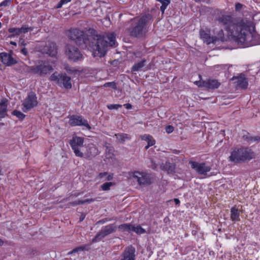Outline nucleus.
Returning <instances> with one entry per match:
<instances>
[{"mask_svg": "<svg viewBox=\"0 0 260 260\" xmlns=\"http://www.w3.org/2000/svg\"><path fill=\"white\" fill-rule=\"evenodd\" d=\"M7 102L8 100L5 99L0 102V120L7 115Z\"/></svg>", "mask_w": 260, "mask_h": 260, "instance_id": "obj_20", "label": "nucleus"}, {"mask_svg": "<svg viewBox=\"0 0 260 260\" xmlns=\"http://www.w3.org/2000/svg\"><path fill=\"white\" fill-rule=\"evenodd\" d=\"M113 174H109L106 177V178L105 179V180H107V181H111L113 179Z\"/></svg>", "mask_w": 260, "mask_h": 260, "instance_id": "obj_50", "label": "nucleus"}, {"mask_svg": "<svg viewBox=\"0 0 260 260\" xmlns=\"http://www.w3.org/2000/svg\"><path fill=\"white\" fill-rule=\"evenodd\" d=\"M43 54H46L51 57H55L57 53V48L54 42H48L41 49Z\"/></svg>", "mask_w": 260, "mask_h": 260, "instance_id": "obj_15", "label": "nucleus"}, {"mask_svg": "<svg viewBox=\"0 0 260 260\" xmlns=\"http://www.w3.org/2000/svg\"><path fill=\"white\" fill-rule=\"evenodd\" d=\"M65 70L67 71L69 74H72L76 73L77 71L73 68L67 65L64 68Z\"/></svg>", "mask_w": 260, "mask_h": 260, "instance_id": "obj_38", "label": "nucleus"}, {"mask_svg": "<svg viewBox=\"0 0 260 260\" xmlns=\"http://www.w3.org/2000/svg\"><path fill=\"white\" fill-rule=\"evenodd\" d=\"M118 229L122 232L130 233L132 232L133 224L130 223H124L119 225Z\"/></svg>", "mask_w": 260, "mask_h": 260, "instance_id": "obj_24", "label": "nucleus"}, {"mask_svg": "<svg viewBox=\"0 0 260 260\" xmlns=\"http://www.w3.org/2000/svg\"><path fill=\"white\" fill-rule=\"evenodd\" d=\"M201 38L206 42L207 44L211 43L215 44V39L213 37H211L210 35L205 32L204 30H201L200 31Z\"/></svg>", "mask_w": 260, "mask_h": 260, "instance_id": "obj_19", "label": "nucleus"}, {"mask_svg": "<svg viewBox=\"0 0 260 260\" xmlns=\"http://www.w3.org/2000/svg\"><path fill=\"white\" fill-rule=\"evenodd\" d=\"M252 156L253 152L248 148H236L232 151L229 160L235 163H241L250 160Z\"/></svg>", "mask_w": 260, "mask_h": 260, "instance_id": "obj_4", "label": "nucleus"}, {"mask_svg": "<svg viewBox=\"0 0 260 260\" xmlns=\"http://www.w3.org/2000/svg\"><path fill=\"white\" fill-rule=\"evenodd\" d=\"M157 2L161 3V6L160 8V10L163 14L166 9L167 6L170 4L171 1L170 0H156Z\"/></svg>", "mask_w": 260, "mask_h": 260, "instance_id": "obj_28", "label": "nucleus"}, {"mask_svg": "<svg viewBox=\"0 0 260 260\" xmlns=\"http://www.w3.org/2000/svg\"><path fill=\"white\" fill-rule=\"evenodd\" d=\"M243 5L240 3H237L235 5L236 10L238 11L242 9Z\"/></svg>", "mask_w": 260, "mask_h": 260, "instance_id": "obj_46", "label": "nucleus"}, {"mask_svg": "<svg viewBox=\"0 0 260 260\" xmlns=\"http://www.w3.org/2000/svg\"><path fill=\"white\" fill-rule=\"evenodd\" d=\"M84 139L82 137H75L70 140V144L76 156L83 157V153L81 149L83 147Z\"/></svg>", "mask_w": 260, "mask_h": 260, "instance_id": "obj_10", "label": "nucleus"}, {"mask_svg": "<svg viewBox=\"0 0 260 260\" xmlns=\"http://www.w3.org/2000/svg\"><path fill=\"white\" fill-rule=\"evenodd\" d=\"M20 30L21 34H25L28 32L29 31H32L33 30V28L31 27H28L26 25H23L21 28H20Z\"/></svg>", "mask_w": 260, "mask_h": 260, "instance_id": "obj_34", "label": "nucleus"}, {"mask_svg": "<svg viewBox=\"0 0 260 260\" xmlns=\"http://www.w3.org/2000/svg\"><path fill=\"white\" fill-rule=\"evenodd\" d=\"M160 167L161 170L166 172L168 174H172L175 172L176 165L169 161H166L165 163H161Z\"/></svg>", "mask_w": 260, "mask_h": 260, "instance_id": "obj_18", "label": "nucleus"}, {"mask_svg": "<svg viewBox=\"0 0 260 260\" xmlns=\"http://www.w3.org/2000/svg\"><path fill=\"white\" fill-rule=\"evenodd\" d=\"M0 125H4V123H2L0 124Z\"/></svg>", "mask_w": 260, "mask_h": 260, "instance_id": "obj_61", "label": "nucleus"}, {"mask_svg": "<svg viewBox=\"0 0 260 260\" xmlns=\"http://www.w3.org/2000/svg\"><path fill=\"white\" fill-rule=\"evenodd\" d=\"M218 21L238 44L244 47L257 44L255 36L251 31L249 25L243 20L238 21L231 16L222 15L218 17Z\"/></svg>", "mask_w": 260, "mask_h": 260, "instance_id": "obj_2", "label": "nucleus"}, {"mask_svg": "<svg viewBox=\"0 0 260 260\" xmlns=\"http://www.w3.org/2000/svg\"><path fill=\"white\" fill-rule=\"evenodd\" d=\"M115 136L117 140L121 143H124L126 140H129L130 139L128 135L126 134H115Z\"/></svg>", "mask_w": 260, "mask_h": 260, "instance_id": "obj_26", "label": "nucleus"}, {"mask_svg": "<svg viewBox=\"0 0 260 260\" xmlns=\"http://www.w3.org/2000/svg\"><path fill=\"white\" fill-rule=\"evenodd\" d=\"M0 60L7 66H11L17 63L10 53L5 52L0 53Z\"/></svg>", "mask_w": 260, "mask_h": 260, "instance_id": "obj_16", "label": "nucleus"}, {"mask_svg": "<svg viewBox=\"0 0 260 260\" xmlns=\"http://www.w3.org/2000/svg\"><path fill=\"white\" fill-rule=\"evenodd\" d=\"M237 82L238 84L242 88H247L248 86L247 80L244 77H240L239 78Z\"/></svg>", "mask_w": 260, "mask_h": 260, "instance_id": "obj_30", "label": "nucleus"}, {"mask_svg": "<svg viewBox=\"0 0 260 260\" xmlns=\"http://www.w3.org/2000/svg\"><path fill=\"white\" fill-rule=\"evenodd\" d=\"M94 201V199H86L85 200H82L83 202V204L85 203H90Z\"/></svg>", "mask_w": 260, "mask_h": 260, "instance_id": "obj_45", "label": "nucleus"}, {"mask_svg": "<svg viewBox=\"0 0 260 260\" xmlns=\"http://www.w3.org/2000/svg\"><path fill=\"white\" fill-rule=\"evenodd\" d=\"M19 44L20 45L24 46L26 45V43L25 42L24 40L22 38L20 39L19 41Z\"/></svg>", "mask_w": 260, "mask_h": 260, "instance_id": "obj_49", "label": "nucleus"}, {"mask_svg": "<svg viewBox=\"0 0 260 260\" xmlns=\"http://www.w3.org/2000/svg\"><path fill=\"white\" fill-rule=\"evenodd\" d=\"M10 44L13 45H14L15 46H17V43L16 42H15L11 41V42H10Z\"/></svg>", "mask_w": 260, "mask_h": 260, "instance_id": "obj_57", "label": "nucleus"}, {"mask_svg": "<svg viewBox=\"0 0 260 260\" xmlns=\"http://www.w3.org/2000/svg\"><path fill=\"white\" fill-rule=\"evenodd\" d=\"M106 221H107V220H106V219H102V220H99V221L97 222V223H105Z\"/></svg>", "mask_w": 260, "mask_h": 260, "instance_id": "obj_54", "label": "nucleus"}, {"mask_svg": "<svg viewBox=\"0 0 260 260\" xmlns=\"http://www.w3.org/2000/svg\"><path fill=\"white\" fill-rule=\"evenodd\" d=\"M126 109H132V106L131 104H129V103H127V104H125L123 105Z\"/></svg>", "mask_w": 260, "mask_h": 260, "instance_id": "obj_51", "label": "nucleus"}, {"mask_svg": "<svg viewBox=\"0 0 260 260\" xmlns=\"http://www.w3.org/2000/svg\"><path fill=\"white\" fill-rule=\"evenodd\" d=\"M60 1L64 5V4H66L71 2V0H60Z\"/></svg>", "mask_w": 260, "mask_h": 260, "instance_id": "obj_53", "label": "nucleus"}, {"mask_svg": "<svg viewBox=\"0 0 260 260\" xmlns=\"http://www.w3.org/2000/svg\"><path fill=\"white\" fill-rule=\"evenodd\" d=\"M84 250V247H83V246L77 247L73 249L72 251L69 252L68 254L70 255L72 254L77 253L79 251H83Z\"/></svg>", "mask_w": 260, "mask_h": 260, "instance_id": "obj_35", "label": "nucleus"}, {"mask_svg": "<svg viewBox=\"0 0 260 260\" xmlns=\"http://www.w3.org/2000/svg\"><path fill=\"white\" fill-rule=\"evenodd\" d=\"M114 185V183L111 182H105L101 186V188L104 191H108L109 190L110 187Z\"/></svg>", "mask_w": 260, "mask_h": 260, "instance_id": "obj_32", "label": "nucleus"}, {"mask_svg": "<svg viewBox=\"0 0 260 260\" xmlns=\"http://www.w3.org/2000/svg\"><path fill=\"white\" fill-rule=\"evenodd\" d=\"M12 113L14 115L16 116L20 120H23L25 117V115H24L21 112L17 110H14Z\"/></svg>", "mask_w": 260, "mask_h": 260, "instance_id": "obj_33", "label": "nucleus"}, {"mask_svg": "<svg viewBox=\"0 0 260 260\" xmlns=\"http://www.w3.org/2000/svg\"><path fill=\"white\" fill-rule=\"evenodd\" d=\"M116 230L117 226L115 223L109 224L103 227L94 238L92 239V242L96 243L100 241L110 234L115 232Z\"/></svg>", "mask_w": 260, "mask_h": 260, "instance_id": "obj_8", "label": "nucleus"}, {"mask_svg": "<svg viewBox=\"0 0 260 260\" xmlns=\"http://www.w3.org/2000/svg\"><path fill=\"white\" fill-rule=\"evenodd\" d=\"M108 175L107 172H102L99 174L98 178L100 179H102Z\"/></svg>", "mask_w": 260, "mask_h": 260, "instance_id": "obj_43", "label": "nucleus"}, {"mask_svg": "<svg viewBox=\"0 0 260 260\" xmlns=\"http://www.w3.org/2000/svg\"><path fill=\"white\" fill-rule=\"evenodd\" d=\"M11 2L12 0H5L4 1L0 3V8L2 7H6L9 6L11 4Z\"/></svg>", "mask_w": 260, "mask_h": 260, "instance_id": "obj_39", "label": "nucleus"}, {"mask_svg": "<svg viewBox=\"0 0 260 260\" xmlns=\"http://www.w3.org/2000/svg\"><path fill=\"white\" fill-rule=\"evenodd\" d=\"M107 107L109 109L113 110V109H116L117 110L119 108L122 107V105L119 104H110L107 105Z\"/></svg>", "mask_w": 260, "mask_h": 260, "instance_id": "obj_37", "label": "nucleus"}, {"mask_svg": "<svg viewBox=\"0 0 260 260\" xmlns=\"http://www.w3.org/2000/svg\"><path fill=\"white\" fill-rule=\"evenodd\" d=\"M131 176L140 186L149 185L152 183L153 180L152 175L145 172L135 171L132 173Z\"/></svg>", "mask_w": 260, "mask_h": 260, "instance_id": "obj_5", "label": "nucleus"}, {"mask_svg": "<svg viewBox=\"0 0 260 260\" xmlns=\"http://www.w3.org/2000/svg\"><path fill=\"white\" fill-rule=\"evenodd\" d=\"M220 85V83L216 79H207L201 83L200 86L208 89L214 90L218 88Z\"/></svg>", "mask_w": 260, "mask_h": 260, "instance_id": "obj_17", "label": "nucleus"}, {"mask_svg": "<svg viewBox=\"0 0 260 260\" xmlns=\"http://www.w3.org/2000/svg\"><path fill=\"white\" fill-rule=\"evenodd\" d=\"M4 244V241L1 239H0V246H2Z\"/></svg>", "mask_w": 260, "mask_h": 260, "instance_id": "obj_58", "label": "nucleus"}, {"mask_svg": "<svg viewBox=\"0 0 260 260\" xmlns=\"http://www.w3.org/2000/svg\"><path fill=\"white\" fill-rule=\"evenodd\" d=\"M85 218V216L84 215H82L80 217V221L81 222Z\"/></svg>", "mask_w": 260, "mask_h": 260, "instance_id": "obj_56", "label": "nucleus"}, {"mask_svg": "<svg viewBox=\"0 0 260 260\" xmlns=\"http://www.w3.org/2000/svg\"><path fill=\"white\" fill-rule=\"evenodd\" d=\"M22 111L26 112L38 105L37 97L34 92L31 91L27 94L23 103Z\"/></svg>", "mask_w": 260, "mask_h": 260, "instance_id": "obj_11", "label": "nucleus"}, {"mask_svg": "<svg viewBox=\"0 0 260 260\" xmlns=\"http://www.w3.org/2000/svg\"><path fill=\"white\" fill-rule=\"evenodd\" d=\"M189 164L191 169L194 170L200 175H207V173L211 170V167L205 162L190 161Z\"/></svg>", "mask_w": 260, "mask_h": 260, "instance_id": "obj_13", "label": "nucleus"}, {"mask_svg": "<svg viewBox=\"0 0 260 260\" xmlns=\"http://www.w3.org/2000/svg\"><path fill=\"white\" fill-rule=\"evenodd\" d=\"M151 168L153 170H156L157 167V165L152 160L151 161Z\"/></svg>", "mask_w": 260, "mask_h": 260, "instance_id": "obj_44", "label": "nucleus"}, {"mask_svg": "<svg viewBox=\"0 0 260 260\" xmlns=\"http://www.w3.org/2000/svg\"><path fill=\"white\" fill-rule=\"evenodd\" d=\"M22 72L25 73L35 74V67L28 66L26 64H23L21 66Z\"/></svg>", "mask_w": 260, "mask_h": 260, "instance_id": "obj_25", "label": "nucleus"}, {"mask_svg": "<svg viewBox=\"0 0 260 260\" xmlns=\"http://www.w3.org/2000/svg\"><path fill=\"white\" fill-rule=\"evenodd\" d=\"M103 87H111L112 89H117V86L116 83L114 82H107L105 83L103 85Z\"/></svg>", "mask_w": 260, "mask_h": 260, "instance_id": "obj_36", "label": "nucleus"}, {"mask_svg": "<svg viewBox=\"0 0 260 260\" xmlns=\"http://www.w3.org/2000/svg\"><path fill=\"white\" fill-rule=\"evenodd\" d=\"M65 53L69 59L73 61L76 62L83 59L82 54L79 49L75 46L67 45L66 46Z\"/></svg>", "mask_w": 260, "mask_h": 260, "instance_id": "obj_9", "label": "nucleus"}, {"mask_svg": "<svg viewBox=\"0 0 260 260\" xmlns=\"http://www.w3.org/2000/svg\"><path fill=\"white\" fill-rule=\"evenodd\" d=\"M240 211L235 206L231 209L230 218L231 220L236 222L240 220Z\"/></svg>", "mask_w": 260, "mask_h": 260, "instance_id": "obj_21", "label": "nucleus"}, {"mask_svg": "<svg viewBox=\"0 0 260 260\" xmlns=\"http://www.w3.org/2000/svg\"><path fill=\"white\" fill-rule=\"evenodd\" d=\"M8 31L9 33L11 34V35L9 37V38H13L21 34L20 28L11 27L8 28Z\"/></svg>", "mask_w": 260, "mask_h": 260, "instance_id": "obj_27", "label": "nucleus"}, {"mask_svg": "<svg viewBox=\"0 0 260 260\" xmlns=\"http://www.w3.org/2000/svg\"><path fill=\"white\" fill-rule=\"evenodd\" d=\"M136 249L132 245L126 247L120 256V260H136Z\"/></svg>", "mask_w": 260, "mask_h": 260, "instance_id": "obj_14", "label": "nucleus"}, {"mask_svg": "<svg viewBox=\"0 0 260 260\" xmlns=\"http://www.w3.org/2000/svg\"><path fill=\"white\" fill-rule=\"evenodd\" d=\"M81 204H83V202H82V200H78V201H74L73 202H70L69 203V205H71L72 206H75L76 205H81Z\"/></svg>", "mask_w": 260, "mask_h": 260, "instance_id": "obj_41", "label": "nucleus"}, {"mask_svg": "<svg viewBox=\"0 0 260 260\" xmlns=\"http://www.w3.org/2000/svg\"><path fill=\"white\" fill-rule=\"evenodd\" d=\"M215 39V44L219 41L221 42H224L225 41L224 35L222 29H220L219 30L217 36L213 37Z\"/></svg>", "mask_w": 260, "mask_h": 260, "instance_id": "obj_29", "label": "nucleus"}, {"mask_svg": "<svg viewBox=\"0 0 260 260\" xmlns=\"http://www.w3.org/2000/svg\"><path fill=\"white\" fill-rule=\"evenodd\" d=\"M63 4L61 3V2L60 1V2L57 4L56 6L57 8H60L62 6Z\"/></svg>", "mask_w": 260, "mask_h": 260, "instance_id": "obj_52", "label": "nucleus"}, {"mask_svg": "<svg viewBox=\"0 0 260 260\" xmlns=\"http://www.w3.org/2000/svg\"><path fill=\"white\" fill-rule=\"evenodd\" d=\"M174 131V127L171 125H168L166 127V131L167 133L170 134L173 132Z\"/></svg>", "mask_w": 260, "mask_h": 260, "instance_id": "obj_42", "label": "nucleus"}, {"mask_svg": "<svg viewBox=\"0 0 260 260\" xmlns=\"http://www.w3.org/2000/svg\"><path fill=\"white\" fill-rule=\"evenodd\" d=\"M91 149H93L94 151L96 150V148L94 147H91L90 148Z\"/></svg>", "mask_w": 260, "mask_h": 260, "instance_id": "obj_59", "label": "nucleus"}, {"mask_svg": "<svg viewBox=\"0 0 260 260\" xmlns=\"http://www.w3.org/2000/svg\"><path fill=\"white\" fill-rule=\"evenodd\" d=\"M132 232H134L137 234H143L146 233L145 230L142 228L140 225L136 226L133 225Z\"/></svg>", "mask_w": 260, "mask_h": 260, "instance_id": "obj_31", "label": "nucleus"}, {"mask_svg": "<svg viewBox=\"0 0 260 260\" xmlns=\"http://www.w3.org/2000/svg\"><path fill=\"white\" fill-rule=\"evenodd\" d=\"M141 139L145 140L147 142V145L145 146V149H148L150 146L154 145L155 143V141L152 136L149 135H144L141 136Z\"/></svg>", "mask_w": 260, "mask_h": 260, "instance_id": "obj_23", "label": "nucleus"}, {"mask_svg": "<svg viewBox=\"0 0 260 260\" xmlns=\"http://www.w3.org/2000/svg\"><path fill=\"white\" fill-rule=\"evenodd\" d=\"M69 118L68 123L71 126H84L88 130L91 128L88 121L81 115H72Z\"/></svg>", "mask_w": 260, "mask_h": 260, "instance_id": "obj_12", "label": "nucleus"}, {"mask_svg": "<svg viewBox=\"0 0 260 260\" xmlns=\"http://www.w3.org/2000/svg\"><path fill=\"white\" fill-rule=\"evenodd\" d=\"M49 79L55 82L60 87L62 86L66 89L72 88L71 78L66 74H59L55 72L51 75Z\"/></svg>", "mask_w": 260, "mask_h": 260, "instance_id": "obj_6", "label": "nucleus"}, {"mask_svg": "<svg viewBox=\"0 0 260 260\" xmlns=\"http://www.w3.org/2000/svg\"><path fill=\"white\" fill-rule=\"evenodd\" d=\"M21 52L25 56L27 55L28 54V51L26 48H22L21 50Z\"/></svg>", "mask_w": 260, "mask_h": 260, "instance_id": "obj_48", "label": "nucleus"}, {"mask_svg": "<svg viewBox=\"0 0 260 260\" xmlns=\"http://www.w3.org/2000/svg\"><path fill=\"white\" fill-rule=\"evenodd\" d=\"M152 21V16L148 13L142 15L138 19H135L128 28L131 37L137 38H144L148 31V25Z\"/></svg>", "mask_w": 260, "mask_h": 260, "instance_id": "obj_3", "label": "nucleus"}, {"mask_svg": "<svg viewBox=\"0 0 260 260\" xmlns=\"http://www.w3.org/2000/svg\"><path fill=\"white\" fill-rule=\"evenodd\" d=\"M174 201L176 205L180 203V200L178 199H174Z\"/></svg>", "mask_w": 260, "mask_h": 260, "instance_id": "obj_55", "label": "nucleus"}, {"mask_svg": "<svg viewBox=\"0 0 260 260\" xmlns=\"http://www.w3.org/2000/svg\"><path fill=\"white\" fill-rule=\"evenodd\" d=\"M68 36L82 48L91 49L94 57H104L108 47H114L116 44L115 35L113 32L101 35L93 28L88 29L87 32L77 28L71 29Z\"/></svg>", "mask_w": 260, "mask_h": 260, "instance_id": "obj_1", "label": "nucleus"}, {"mask_svg": "<svg viewBox=\"0 0 260 260\" xmlns=\"http://www.w3.org/2000/svg\"><path fill=\"white\" fill-rule=\"evenodd\" d=\"M251 137V136H250L249 134L243 136L244 140H246L248 142H249Z\"/></svg>", "mask_w": 260, "mask_h": 260, "instance_id": "obj_47", "label": "nucleus"}, {"mask_svg": "<svg viewBox=\"0 0 260 260\" xmlns=\"http://www.w3.org/2000/svg\"><path fill=\"white\" fill-rule=\"evenodd\" d=\"M1 27H2V23H1V22H0V28H1Z\"/></svg>", "mask_w": 260, "mask_h": 260, "instance_id": "obj_60", "label": "nucleus"}, {"mask_svg": "<svg viewBox=\"0 0 260 260\" xmlns=\"http://www.w3.org/2000/svg\"><path fill=\"white\" fill-rule=\"evenodd\" d=\"M260 142V136H251L249 142Z\"/></svg>", "mask_w": 260, "mask_h": 260, "instance_id": "obj_40", "label": "nucleus"}, {"mask_svg": "<svg viewBox=\"0 0 260 260\" xmlns=\"http://www.w3.org/2000/svg\"><path fill=\"white\" fill-rule=\"evenodd\" d=\"M35 67V74L45 77L53 71V68L47 60H39Z\"/></svg>", "mask_w": 260, "mask_h": 260, "instance_id": "obj_7", "label": "nucleus"}, {"mask_svg": "<svg viewBox=\"0 0 260 260\" xmlns=\"http://www.w3.org/2000/svg\"><path fill=\"white\" fill-rule=\"evenodd\" d=\"M146 60L142 59L141 61L135 63L132 67L131 71L133 73L136 74V72L139 71L145 66Z\"/></svg>", "mask_w": 260, "mask_h": 260, "instance_id": "obj_22", "label": "nucleus"}]
</instances>
